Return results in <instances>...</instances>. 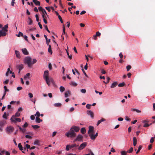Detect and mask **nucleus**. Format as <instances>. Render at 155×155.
<instances>
[{
	"label": "nucleus",
	"mask_w": 155,
	"mask_h": 155,
	"mask_svg": "<svg viewBox=\"0 0 155 155\" xmlns=\"http://www.w3.org/2000/svg\"><path fill=\"white\" fill-rule=\"evenodd\" d=\"M80 128L78 126H73L70 128L69 131L66 134V135L68 137L74 138L76 136V133L79 131Z\"/></svg>",
	"instance_id": "f257e3e1"
},
{
	"label": "nucleus",
	"mask_w": 155,
	"mask_h": 155,
	"mask_svg": "<svg viewBox=\"0 0 155 155\" xmlns=\"http://www.w3.org/2000/svg\"><path fill=\"white\" fill-rule=\"evenodd\" d=\"M36 62L37 60L36 59H33L32 60L31 57L30 56L26 57L24 59L25 64H27L29 68L31 67L32 65Z\"/></svg>",
	"instance_id": "f03ea898"
},
{
	"label": "nucleus",
	"mask_w": 155,
	"mask_h": 155,
	"mask_svg": "<svg viewBox=\"0 0 155 155\" xmlns=\"http://www.w3.org/2000/svg\"><path fill=\"white\" fill-rule=\"evenodd\" d=\"M49 71L48 70L45 71L44 73L43 78L45 80L47 84L49 85L50 82H52L53 81L52 78H49L48 76Z\"/></svg>",
	"instance_id": "7ed1b4c3"
},
{
	"label": "nucleus",
	"mask_w": 155,
	"mask_h": 155,
	"mask_svg": "<svg viewBox=\"0 0 155 155\" xmlns=\"http://www.w3.org/2000/svg\"><path fill=\"white\" fill-rule=\"evenodd\" d=\"M78 145H77L75 143L71 145H67L66 147V150L67 151H68L70 149H72L73 150H75L78 149Z\"/></svg>",
	"instance_id": "20e7f679"
},
{
	"label": "nucleus",
	"mask_w": 155,
	"mask_h": 155,
	"mask_svg": "<svg viewBox=\"0 0 155 155\" xmlns=\"http://www.w3.org/2000/svg\"><path fill=\"white\" fill-rule=\"evenodd\" d=\"M83 136L80 134H78L76 137V138L74 140L73 142H74L76 141H83Z\"/></svg>",
	"instance_id": "39448f33"
},
{
	"label": "nucleus",
	"mask_w": 155,
	"mask_h": 155,
	"mask_svg": "<svg viewBox=\"0 0 155 155\" xmlns=\"http://www.w3.org/2000/svg\"><path fill=\"white\" fill-rule=\"evenodd\" d=\"M10 120L11 122L14 123H16L17 121L20 122L21 121V119L20 118H16L14 115L12 116L10 118Z\"/></svg>",
	"instance_id": "423d86ee"
},
{
	"label": "nucleus",
	"mask_w": 155,
	"mask_h": 155,
	"mask_svg": "<svg viewBox=\"0 0 155 155\" xmlns=\"http://www.w3.org/2000/svg\"><path fill=\"white\" fill-rule=\"evenodd\" d=\"M87 143L86 142L83 143L81 144L79 147H78V149L79 150H81L84 148L87 145Z\"/></svg>",
	"instance_id": "0eeeda50"
},
{
	"label": "nucleus",
	"mask_w": 155,
	"mask_h": 155,
	"mask_svg": "<svg viewBox=\"0 0 155 155\" xmlns=\"http://www.w3.org/2000/svg\"><path fill=\"white\" fill-rule=\"evenodd\" d=\"M88 129L89 130L87 132V134H88L94 133V127L93 126H89Z\"/></svg>",
	"instance_id": "6e6552de"
},
{
	"label": "nucleus",
	"mask_w": 155,
	"mask_h": 155,
	"mask_svg": "<svg viewBox=\"0 0 155 155\" xmlns=\"http://www.w3.org/2000/svg\"><path fill=\"white\" fill-rule=\"evenodd\" d=\"M16 68L17 69L19 70L18 73H19L24 68L23 65V64H20L19 65H17Z\"/></svg>",
	"instance_id": "1a4fd4ad"
},
{
	"label": "nucleus",
	"mask_w": 155,
	"mask_h": 155,
	"mask_svg": "<svg viewBox=\"0 0 155 155\" xmlns=\"http://www.w3.org/2000/svg\"><path fill=\"white\" fill-rule=\"evenodd\" d=\"M14 128L11 126L8 127L7 128V131L9 132H13L14 131Z\"/></svg>",
	"instance_id": "9d476101"
},
{
	"label": "nucleus",
	"mask_w": 155,
	"mask_h": 155,
	"mask_svg": "<svg viewBox=\"0 0 155 155\" xmlns=\"http://www.w3.org/2000/svg\"><path fill=\"white\" fill-rule=\"evenodd\" d=\"M87 114L88 115H90L91 118H93L94 117V113L91 111L87 110Z\"/></svg>",
	"instance_id": "9b49d317"
},
{
	"label": "nucleus",
	"mask_w": 155,
	"mask_h": 155,
	"mask_svg": "<svg viewBox=\"0 0 155 155\" xmlns=\"http://www.w3.org/2000/svg\"><path fill=\"white\" fill-rule=\"evenodd\" d=\"M6 32L2 30H0V37L5 36L6 35Z\"/></svg>",
	"instance_id": "f8f14e48"
},
{
	"label": "nucleus",
	"mask_w": 155,
	"mask_h": 155,
	"mask_svg": "<svg viewBox=\"0 0 155 155\" xmlns=\"http://www.w3.org/2000/svg\"><path fill=\"white\" fill-rule=\"evenodd\" d=\"M22 51L23 54L25 55H28V52L25 48L22 49Z\"/></svg>",
	"instance_id": "ddd939ff"
},
{
	"label": "nucleus",
	"mask_w": 155,
	"mask_h": 155,
	"mask_svg": "<svg viewBox=\"0 0 155 155\" xmlns=\"http://www.w3.org/2000/svg\"><path fill=\"white\" fill-rule=\"evenodd\" d=\"M68 95H71V93L69 90H68L65 93L64 95L66 97H67L68 96Z\"/></svg>",
	"instance_id": "4468645a"
},
{
	"label": "nucleus",
	"mask_w": 155,
	"mask_h": 155,
	"mask_svg": "<svg viewBox=\"0 0 155 155\" xmlns=\"http://www.w3.org/2000/svg\"><path fill=\"white\" fill-rule=\"evenodd\" d=\"M94 133H91L89 134V136H90L91 139L92 140H94L96 138V137L94 135Z\"/></svg>",
	"instance_id": "2eb2a0df"
},
{
	"label": "nucleus",
	"mask_w": 155,
	"mask_h": 155,
	"mask_svg": "<svg viewBox=\"0 0 155 155\" xmlns=\"http://www.w3.org/2000/svg\"><path fill=\"white\" fill-rule=\"evenodd\" d=\"M15 52L17 58H21V56H20V54L19 51L16 50L15 51Z\"/></svg>",
	"instance_id": "dca6fc26"
},
{
	"label": "nucleus",
	"mask_w": 155,
	"mask_h": 155,
	"mask_svg": "<svg viewBox=\"0 0 155 155\" xmlns=\"http://www.w3.org/2000/svg\"><path fill=\"white\" fill-rule=\"evenodd\" d=\"M118 84V83L117 82H115L112 83V84L110 87L111 88H114L116 87Z\"/></svg>",
	"instance_id": "f3484780"
},
{
	"label": "nucleus",
	"mask_w": 155,
	"mask_h": 155,
	"mask_svg": "<svg viewBox=\"0 0 155 155\" xmlns=\"http://www.w3.org/2000/svg\"><path fill=\"white\" fill-rule=\"evenodd\" d=\"M147 121L146 120H143V123H144L143 127H147L150 126L147 123Z\"/></svg>",
	"instance_id": "a211bd4d"
},
{
	"label": "nucleus",
	"mask_w": 155,
	"mask_h": 155,
	"mask_svg": "<svg viewBox=\"0 0 155 155\" xmlns=\"http://www.w3.org/2000/svg\"><path fill=\"white\" fill-rule=\"evenodd\" d=\"M8 28V24H7L6 25H5L4 27L2 28V30L7 32L8 31V30H7V28Z\"/></svg>",
	"instance_id": "6ab92c4d"
},
{
	"label": "nucleus",
	"mask_w": 155,
	"mask_h": 155,
	"mask_svg": "<svg viewBox=\"0 0 155 155\" xmlns=\"http://www.w3.org/2000/svg\"><path fill=\"white\" fill-rule=\"evenodd\" d=\"M35 121L37 123H40V122L42 121V120L40 119L39 117H36Z\"/></svg>",
	"instance_id": "aec40b11"
},
{
	"label": "nucleus",
	"mask_w": 155,
	"mask_h": 155,
	"mask_svg": "<svg viewBox=\"0 0 155 155\" xmlns=\"http://www.w3.org/2000/svg\"><path fill=\"white\" fill-rule=\"evenodd\" d=\"M105 120V119L104 118H101L100 120H99L97 124V125L98 126L101 122Z\"/></svg>",
	"instance_id": "412c9836"
},
{
	"label": "nucleus",
	"mask_w": 155,
	"mask_h": 155,
	"mask_svg": "<svg viewBox=\"0 0 155 155\" xmlns=\"http://www.w3.org/2000/svg\"><path fill=\"white\" fill-rule=\"evenodd\" d=\"M133 145L134 146H135L137 144V140L135 137H133Z\"/></svg>",
	"instance_id": "4be33fe9"
},
{
	"label": "nucleus",
	"mask_w": 155,
	"mask_h": 155,
	"mask_svg": "<svg viewBox=\"0 0 155 155\" xmlns=\"http://www.w3.org/2000/svg\"><path fill=\"white\" fill-rule=\"evenodd\" d=\"M33 2L36 5H40V2L37 0H33Z\"/></svg>",
	"instance_id": "5701e85b"
},
{
	"label": "nucleus",
	"mask_w": 155,
	"mask_h": 155,
	"mask_svg": "<svg viewBox=\"0 0 155 155\" xmlns=\"http://www.w3.org/2000/svg\"><path fill=\"white\" fill-rule=\"evenodd\" d=\"M5 123V121L4 120H2L0 122V126L3 127Z\"/></svg>",
	"instance_id": "b1692460"
},
{
	"label": "nucleus",
	"mask_w": 155,
	"mask_h": 155,
	"mask_svg": "<svg viewBox=\"0 0 155 155\" xmlns=\"http://www.w3.org/2000/svg\"><path fill=\"white\" fill-rule=\"evenodd\" d=\"M81 133L83 134H84L86 132V130L85 128L83 127L81 128Z\"/></svg>",
	"instance_id": "393cba45"
},
{
	"label": "nucleus",
	"mask_w": 155,
	"mask_h": 155,
	"mask_svg": "<svg viewBox=\"0 0 155 155\" xmlns=\"http://www.w3.org/2000/svg\"><path fill=\"white\" fill-rule=\"evenodd\" d=\"M18 146L19 148V150H21L22 152L24 153V152L22 151L23 150V149L22 146L21 145V143H18Z\"/></svg>",
	"instance_id": "a878e982"
},
{
	"label": "nucleus",
	"mask_w": 155,
	"mask_h": 155,
	"mask_svg": "<svg viewBox=\"0 0 155 155\" xmlns=\"http://www.w3.org/2000/svg\"><path fill=\"white\" fill-rule=\"evenodd\" d=\"M18 127L19 128L20 130L23 133H25V132L26 130L25 129H22L21 127L18 125Z\"/></svg>",
	"instance_id": "bb28decb"
},
{
	"label": "nucleus",
	"mask_w": 155,
	"mask_h": 155,
	"mask_svg": "<svg viewBox=\"0 0 155 155\" xmlns=\"http://www.w3.org/2000/svg\"><path fill=\"white\" fill-rule=\"evenodd\" d=\"M48 52L52 54V51L51 50V46L50 45H48Z\"/></svg>",
	"instance_id": "cd10ccee"
},
{
	"label": "nucleus",
	"mask_w": 155,
	"mask_h": 155,
	"mask_svg": "<svg viewBox=\"0 0 155 155\" xmlns=\"http://www.w3.org/2000/svg\"><path fill=\"white\" fill-rule=\"evenodd\" d=\"M61 104L60 103H57L54 104V106L55 107H60L61 106Z\"/></svg>",
	"instance_id": "c85d7f7f"
},
{
	"label": "nucleus",
	"mask_w": 155,
	"mask_h": 155,
	"mask_svg": "<svg viewBox=\"0 0 155 155\" xmlns=\"http://www.w3.org/2000/svg\"><path fill=\"white\" fill-rule=\"evenodd\" d=\"M70 84L73 86H76L77 85V84L74 81H71L70 83Z\"/></svg>",
	"instance_id": "c756f323"
},
{
	"label": "nucleus",
	"mask_w": 155,
	"mask_h": 155,
	"mask_svg": "<svg viewBox=\"0 0 155 155\" xmlns=\"http://www.w3.org/2000/svg\"><path fill=\"white\" fill-rule=\"evenodd\" d=\"M59 89H60V91L61 92H63L65 90V88H64V87H63V86H62L60 87Z\"/></svg>",
	"instance_id": "7c9ffc66"
},
{
	"label": "nucleus",
	"mask_w": 155,
	"mask_h": 155,
	"mask_svg": "<svg viewBox=\"0 0 155 155\" xmlns=\"http://www.w3.org/2000/svg\"><path fill=\"white\" fill-rule=\"evenodd\" d=\"M132 110L134 111H136L138 113H140L141 112L140 110L135 108L132 109Z\"/></svg>",
	"instance_id": "2f4dec72"
},
{
	"label": "nucleus",
	"mask_w": 155,
	"mask_h": 155,
	"mask_svg": "<svg viewBox=\"0 0 155 155\" xmlns=\"http://www.w3.org/2000/svg\"><path fill=\"white\" fill-rule=\"evenodd\" d=\"M142 148V146L141 145H140L138 147V150L136 152V153H138L140 151Z\"/></svg>",
	"instance_id": "473e14b6"
},
{
	"label": "nucleus",
	"mask_w": 155,
	"mask_h": 155,
	"mask_svg": "<svg viewBox=\"0 0 155 155\" xmlns=\"http://www.w3.org/2000/svg\"><path fill=\"white\" fill-rule=\"evenodd\" d=\"M30 75V74L29 73H27L26 75H25L24 77V78L25 80H26L27 79V78H28Z\"/></svg>",
	"instance_id": "72a5a7b5"
},
{
	"label": "nucleus",
	"mask_w": 155,
	"mask_h": 155,
	"mask_svg": "<svg viewBox=\"0 0 155 155\" xmlns=\"http://www.w3.org/2000/svg\"><path fill=\"white\" fill-rule=\"evenodd\" d=\"M16 36L18 37L20 36H23V34L22 32L19 31L18 35H16Z\"/></svg>",
	"instance_id": "f704fd0d"
},
{
	"label": "nucleus",
	"mask_w": 155,
	"mask_h": 155,
	"mask_svg": "<svg viewBox=\"0 0 155 155\" xmlns=\"http://www.w3.org/2000/svg\"><path fill=\"white\" fill-rule=\"evenodd\" d=\"M125 85L124 82H123L121 83H120L118 85V86L119 87H122L124 86Z\"/></svg>",
	"instance_id": "c9c22d12"
},
{
	"label": "nucleus",
	"mask_w": 155,
	"mask_h": 155,
	"mask_svg": "<svg viewBox=\"0 0 155 155\" xmlns=\"http://www.w3.org/2000/svg\"><path fill=\"white\" fill-rule=\"evenodd\" d=\"M67 54L68 56V58L70 59H71L72 58V55H70L68 51L66 50Z\"/></svg>",
	"instance_id": "e433bc0d"
},
{
	"label": "nucleus",
	"mask_w": 155,
	"mask_h": 155,
	"mask_svg": "<svg viewBox=\"0 0 155 155\" xmlns=\"http://www.w3.org/2000/svg\"><path fill=\"white\" fill-rule=\"evenodd\" d=\"M31 126L33 128L35 129L38 128L40 127V126L37 125H32Z\"/></svg>",
	"instance_id": "4c0bfd02"
},
{
	"label": "nucleus",
	"mask_w": 155,
	"mask_h": 155,
	"mask_svg": "<svg viewBox=\"0 0 155 155\" xmlns=\"http://www.w3.org/2000/svg\"><path fill=\"white\" fill-rule=\"evenodd\" d=\"M133 147H131L130 149L128 150L127 152H128L129 153H131L133 151Z\"/></svg>",
	"instance_id": "58836bf2"
},
{
	"label": "nucleus",
	"mask_w": 155,
	"mask_h": 155,
	"mask_svg": "<svg viewBox=\"0 0 155 155\" xmlns=\"http://www.w3.org/2000/svg\"><path fill=\"white\" fill-rule=\"evenodd\" d=\"M121 155H126L127 152L124 151H122L120 152Z\"/></svg>",
	"instance_id": "ea45409f"
},
{
	"label": "nucleus",
	"mask_w": 155,
	"mask_h": 155,
	"mask_svg": "<svg viewBox=\"0 0 155 155\" xmlns=\"http://www.w3.org/2000/svg\"><path fill=\"white\" fill-rule=\"evenodd\" d=\"M131 68V66L130 65H129L127 66L126 67L127 71H129V70Z\"/></svg>",
	"instance_id": "a19ab883"
},
{
	"label": "nucleus",
	"mask_w": 155,
	"mask_h": 155,
	"mask_svg": "<svg viewBox=\"0 0 155 155\" xmlns=\"http://www.w3.org/2000/svg\"><path fill=\"white\" fill-rule=\"evenodd\" d=\"M14 115L15 116V117H19L20 116V114L18 112H17Z\"/></svg>",
	"instance_id": "79ce46f5"
},
{
	"label": "nucleus",
	"mask_w": 155,
	"mask_h": 155,
	"mask_svg": "<svg viewBox=\"0 0 155 155\" xmlns=\"http://www.w3.org/2000/svg\"><path fill=\"white\" fill-rule=\"evenodd\" d=\"M125 119L127 121H130L131 120L130 118H128V117L127 116H125Z\"/></svg>",
	"instance_id": "37998d69"
},
{
	"label": "nucleus",
	"mask_w": 155,
	"mask_h": 155,
	"mask_svg": "<svg viewBox=\"0 0 155 155\" xmlns=\"http://www.w3.org/2000/svg\"><path fill=\"white\" fill-rule=\"evenodd\" d=\"M4 88L5 89V92H5L6 93V92L9 91V90L8 89H7L6 86H5L4 87Z\"/></svg>",
	"instance_id": "c03bdc74"
},
{
	"label": "nucleus",
	"mask_w": 155,
	"mask_h": 155,
	"mask_svg": "<svg viewBox=\"0 0 155 155\" xmlns=\"http://www.w3.org/2000/svg\"><path fill=\"white\" fill-rule=\"evenodd\" d=\"M35 115L36 116V117H39L40 115L39 112L38 111H37Z\"/></svg>",
	"instance_id": "a18cd8bd"
},
{
	"label": "nucleus",
	"mask_w": 155,
	"mask_h": 155,
	"mask_svg": "<svg viewBox=\"0 0 155 155\" xmlns=\"http://www.w3.org/2000/svg\"><path fill=\"white\" fill-rule=\"evenodd\" d=\"M63 33H62V35H63L64 34V35H65L66 33L65 32V28H64V25H63Z\"/></svg>",
	"instance_id": "49530a36"
},
{
	"label": "nucleus",
	"mask_w": 155,
	"mask_h": 155,
	"mask_svg": "<svg viewBox=\"0 0 155 155\" xmlns=\"http://www.w3.org/2000/svg\"><path fill=\"white\" fill-rule=\"evenodd\" d=\"M80 91L81 92L85 94L86 92V90L85 89H81Z\"/></svg>",
	"instance_id": "de8ad7c7"
},
{
	"label": "nucleus",
	"mask_w": 155,
	"mask_h": 155,
	"mask_svg": "<svg viewBox=\"0 0 155 155\" xmlns=\"http://www.w3.org/2000/svg\"><path fill=\"white\" fill-rule=\"evenodd\" d=\"M50 41H51V40L50 39H47L46 40V43L48 45H49V43L50 42Z\"/></svg>",
	"instance_id": "09e8293b"
},
{
	"label": "nucleus",
	"mask_w": 155,
	"mask_h": 155,
	"mask_svg": "<svg viewBox=\"0 0 155 155\" xmlns=\"http://www.w3.org/2000/svg\"><path fill=\"white\" fill-rule=\"evenodd\" d=\"M39 143V141L37 140H36L34 142V145H38Z\"/></svg>",
	"instance_id": "8fccbe9b"
},
{
	"label": "nucleus",
	"mask_w": 155,
	"mask_h": 155,
	"mask_svg": "<svg viewBox=\"0 0 155 155\" xmlns=\"http://www.w3.org/2000/svg\"><path fill=\"white\" fill-rule=\"evenodd\" d=\"M25 146H26V148H24V149L25 150H26V148H27V149H30V145L29 144H26V145H25Z\"/></svg>",
	"instance_id": "3c124183"
},
{
	"label": "nucleus",
	"mask_w": 155,
	"mask_h": 155,
	"mask_svg": "<svg viewBox=\"0 0 155 155\" xmlns=\"http://www.w3.org/2000/svg\"><path fill=\"white\" fill-rule=\"evenodd\" d=\"M91 106V105L87 104L86 105V107L87 109H90Z\"/></svg>",
	"instance_id": "603ef678"
},
{
	"label": "nucleus",
	"mask_w": 155,
	"mask_h": 155,
	"mask_svg": "<svg viewBox=\"0 0 155 155\" xmlns=\"http://www.w3.org/2000/svg\"><path fill=\"white\" fill-rule=\"evenodd\" d=\"M3 118L6 119L7 117V114L6 112H4L3 115Z\"/></svg>",
	"instance_id": "864d4df0"
},
{
	"label": "nucleus",
	"mask_w": 155,
	"mask_h": 155,
	"mask_svg": "<svg viewBox=\"0 0 155 155\" xmlns=\"http://www.w3.org/2000/svg\"><path fill=\"white\" fill-rule=\"evenodd\" d=\"M58 18L60 20L61 23H63V21L60 15H58Z\"/></svg>",
	"instance_id": "5fc2aeb1"
},
{
	"label": "nucleus",
	"mask_w": 155,
	"mask_h": 155,
	"mask_svg": "<svg viewBox=\"0 0 155 155\" xmlns=\"http://www.w3.org/2000/svg\"><path fill=\"white\" fill-rule=\"evenodd\" d=\"M82 71H83V73L84 74V75L86 76L87 77H88V76L87 75V74H86L85 72V71L83 69V68H82Z\"/></svg>",
	"instance_id": "6e6d98bb"
},
{
	"label": "nucleus",
	"mask_w": 155,
	"mask_h": 155,
	"mask_svg": "<svg viewBox=\"0 0 155 155\" xmlns=\"http://www.w3.org/2000/svg\"><path fill=\"white\" fill-rule=\"evenodd\" d=\"M28 125V124L27 123L25 122V124L23 125V127H27Z\"/></svg>",
	"instance_id": "4d7b16f0"
},
{
	"label": "nucleus",
	"mask_w": 155,
	"mask_h": 155,
	"mask_svg": "<svg viewBox=\"0 0 155 155\" xmlns=\"http://www.w3.org/2000/svg\"><path fill=\"white\" fill-rule=\"evenodd\" d=\"M154 141V138L153 137H151L150 140V142L151 143H153Z\"/></svg>",
	"instance_id": "13d9d810"
},
{
	"label": "nucleus",
	"mask_w": 155,
	"mask_h": 155,
	"mask_svg": "<svg viewBox=\"0 0 155 155\" xmlns=\"http://www.w3.org/2000/svg\"><path fill=\"white\" fill-rule=\"evenodd\" d=\"M44 26L45 27V28L46 29V30L49 32V33H50V31L48 29V27H47V25H44Z\"/></svg>",
	"instance_id": "bf43d9fd"
},
{
	"label": "nucleus",
	"mask_w": 155,
	"mask_h": 155,
	"mask_svg": "<svg viewBox=\"0 0 155 155\" xmlns=\"http://www.w3.org/2000/svg\"><path fill=\"white\" fill-rule=\"evenodd\" d=\"M101 35V34L100 32H99L98 31H97V32H96V36L97 37V36H99Z\"/></svg>",
	"instance_id": "052dcab7"
},
{
	"label": "nucleus",
	"mask_w": 155,
	"mask_h": 155,
	"mask_svg": "<svg viewBox=\"0 0 155 155\" xmlns=\"http://www.w3.org/2000/svg\"><path fill=\"white\" fill-rule=\"evenodd\" d=\"M38 10L39 11H41L42 12V11H43V9L41 7V6H40L38 8Z\"/></svg>",
	"instance_id": "680f3d73"
},
{
	"label": "nucleus",
	"mask_w": 155,
	"mask_h": 155,
	"mask_svg": "<svg viewBox=\"0 0 155 155\" xmlns=\"http://www.w3.org/2000/svg\"><path fill=\"white\" fill-rule=\"evenodd\" d=\"M35 17L36 18V21H39V17L38 16L37 14H36L35 15Z\"/></svg>",
	"instance_id": "e2e57ef3"
},
{
	"label": "nucleus",
	"mask_w": 155,
	"mask_h": 155,
	"mask_svg": "<svg viewBox=\"0 0 155 155\" xmlns=\"http://www.w3.org/2000/svg\"><path fill=\"white\" fill-rule=\"evenodd\" d=\"M23 37L25 39L26 41H28V37H27V36L26 35H23Z\"/></svg>",
	"instance_id": "0e129e2a"
},
{
	"label": "nucleus",
	"mask_w": 155,
	"mask_h": 155,
	"mask_svg": "<svg viewBox=\"0 0 155 155\" xmlns=\"http://www.w3.org/2000/svg\"><path fill=\"white\" fill-rule=\"evenodd\" d=\"M42 13L43 14H46V15H47V13L45 9H43V10L42 12Z\"/></svg>",
	"instance_id": "69168bd1"
},
{
	"label": "nucleus",
	"mask_w": 155,
	"mask_h": 155,
	"mask_svg": "<svg viewBox=\"0 0 155 155\" xmlns=\"http://www.w3.org/2000/svg\"><path fill=\"white\" fill-rule=\"evenodd\" d=\"M48 68L49 69L51 70L52 69V67L51 64V63L49 64L48 65Z\"/></svg>",
	"instance_id": "338daca9"
},
{
	"label": "nucleus",
	"mask_w": 155,
	"mask_h": 155,
	"mask_svg": "<svg viewBox=\"0 0 155 155\" xmlns=\"http://www.w3.org/2000/svg\"><path fill=\"white\" fill-rule=\"evenodd\" d=\"M50 8L49 7H45V9L47 10L48 12H50L51 11Z\"/></svg>",
	"instance_id": "774afa93"
}]
</instances>
